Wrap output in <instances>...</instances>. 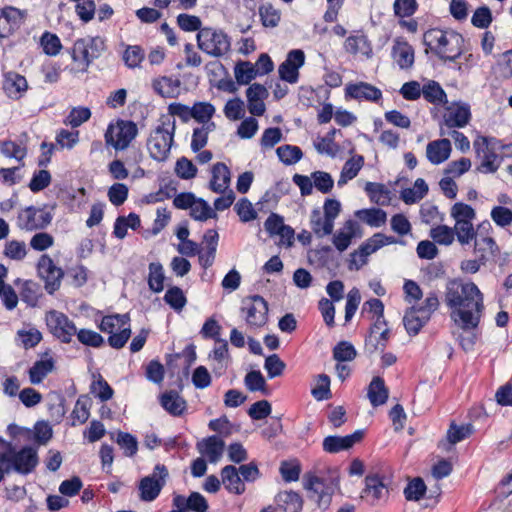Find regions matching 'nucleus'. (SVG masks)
Returning a JSON list of instances; mask_svg holds the SVG:
<instances>
[{
	"label": "nucleus",
	"mask_w": 512,
	"mask_h": 512,
	"mask_svg": "<svg viewBox=\"0 0 512 512\" xmlns=\"http://www.w3.org/2000/svg\"><path fill=\"white\" fill-rule=\"evenodd\" d=\"M389 391L385 385V381L380 376L373 377L368 386V398L373 407H378L387 402Z\"/></svg>",
	"instance_id": "nucleus-30"
},
{
	"label": "nucleus",
	"mask_w": 512,
	"mask_h": 512,
	"mask_svg": "<svg viewBox=\"0 0 512 512\" xmlns=\"http://www.w3.org/2000/svg\"><path fill=\"white\" fill-rule=\"evenodd\" d=\"M22 21V14L19 9L14 7H5L0 10V38L8 37L17 28Z\"/></svg>",
	"instance_id": "nucleus-21"
},
{
	"label": "nucleus",
	"mask_w": 512,
	"mask_h": 512,
	"mask_svg": "<svg viewBox=\"0 0 512 512\" xmlns=\"http://www.w3.org/2000/svg\"><path fill=\"white\" fill-rule=\"evenodd\" d=\"M137 133V125L134 122L118 120L116 124L109 125L105 133V141L116 150H124L137 136Z\"/></svg>",
	"instance_id": "nucleus-8"
},
{
	"label": "nucleus",
	"mask_w": 512,
	"mask_h": 512,
	"mask_svg": "<svg viewBox=\"0 0 512 512\" xmlns=\"http://www.w3.org/2000/svg\"><path fill=\"white\" fill-rule=\"evenodd\" d=\"M451 151L450 140L442 138L427 144L426 156L432 164L438 165L445 162L450 157Z\"/></svg>",
	"instance_id": "nucleus-22"
},
{
	"label": "nucleus",
	"mask_w": 512,
	"mask_h": 512,
	"mask_svg": "<svg viewBox=\"0 0 512 512\" xmlns=\"http://www.w3.org/2000/svg\"><path fill=\"white\" fill-rule=\"evenodd\" d=\"M89 416V400L85 397L78 398L71 413L72 425L76 426L84 424L88 420Z\"/></svg>",
	"instance_id": "nucleus-56"
},
{
	"label": "nucleus",
	"mask_w": 512,
	"mask_h": 512,
	"mask_svg": "<svg viewBox=\"0 0 512 512\" xmlns=\"http://www.w3.org/2000/svg\"><path fill=\"white\" fill-rule=\"evenodd\" d=\"M315 256L318 264L330 271H335L339 267L338 256L330 246H322L315 250Z\"/></svg>",
	"instance_id": "nucleus-42"
},
{
	"label": "nucleus",
	"mask_w": 512,
	"mask_h": 512,
	"mask_svg": "<svg viewBox=\"0 0 512 512\" xmlns=\"http://www.w3.org/2000/svg\"><path fill=\"white\" fill-rule=\"evenodd\" d=\"M463 38L457 33H447L440 29H429L423 35V44L430 48L443 61H455L462 55L459 43Z\"/></svg>",
	"instance_id": "nucleus-2"
},
{
	"label": "nucleus",
	"mask_w": 512,
	"mask_h": 512,
	"mask_svg": "<svg viewBox=\"0 0 512 512\" xmlns=\"http://www.w3.org/2000/svg\"><path fill=\"white\" fill-rule=\"evenodd\" d=\"M250 61L239 60L234 67V75L238 85H248L258 75Z\"/></svg>",
	"instance_id": "nucleus-39"
},
{
	"label": "nucleus",
	"mask_w": 512,
	"mask_h": 512,
	"mask_svg": "<svg viewBox=\"0 0 512 512\" xmlns=\"http://www.w3.org/2000/svg\"><path fill=\"white\" fill-rule=\"evenodd\" d=\"M430 318L418 312L416 306L408 307L403 317V325L409 336H416L429 322Z\"/></svg>",
	"instance_id": "nucleus-28"
},
{
	"label": "nucleus",
	"mask_w": 512,
	"mask_h": 512,
	"mask_svg": "<svg viewBox=\"0 0 512 512\" xmlns=\"http://www.w3.org/2000/svg\"><path fill=\"white\" fill-rule=\"evenodd\" d=\"M357 351L348 341H340L333 348V358L337 362H349L356 358Z\"/></svg>",
	"instance_id": "nucleus-51"
},
{
	"label": "nucleus",
	"mask_w": 512,
	"mask_h": 512,
	"mask_svg": "<svg viewBox=\"0 0 512 512\" xmlns=\"http://www.w3.org/2000/svg\"><path fill=\"white\" fill-rule=\"evenodd\" d=\"M472 433L473 426L471 424L457 425L455 422H452L447 431V438L451 444H456L470 437Z\"/></svg>",
	"instance_id": "nucleus-55"
},
{
	"label": "nucleus",
	"mask_w": 512,
	"mask_h": 512,
	"mask_svg": "<svg viewBox=\"0 0 512 512\" xmlns=\"http://www.w3.org/2000/svg\"><path fill=\"white\" fill-rule=\"evenodd\" d=\"M451 216L456 220V223H460L461 221L472 222L476 216V212L472 206L457 202L452 206Z\"/></svg>",
	"instance_id": "nucleus-64"
},
{
	"label": "nucleus",
	"mask_w": 512,
	"mask_h": 512,
	"mask_svg": "<svg viewBox=\"0 0 512 512\" xmlns=\"http://www.w3.org/2000/svg\"><path fill=\"white\" fill-rule=\"evenodd\" d=\"M344 49L350 54L362 53L367 57L372 56V45L363 31H357V35H350L344 43Z\"/></svg>",
	"instance_id": "nucleus-29"
},
{
	"label": "nucleus",
	"mask_w": 512,
	"mask_h": 512,
	"mask_svg": "<svg viewBox=\"0 0 512 512\" xmlns=\"http://www.w3.org/2000/svg\"><path fill=\"white\" fill-rule=\"evenodd\" d=\"M259 16L261 23L264 27L274 28L281 19V13L278 9L274 8L271 3L262 4L259 6Z\"/></svg>",
	"instance_id": "nucleus-47"
},
{
	"label": "nucleus",
	"mask_w": 512,
	"mask_h": 512,
	"mask_svg": "<svg viewBox=\"0 0 512 512\" xmlns=\"http://www.w3.org/2000/svg\"><path fill=\"white\" fill-rule=\"evenodd\" d=\"M217 218V213L206 200L194 196V220L206 221Z\"/></svg>",
	"instance_id": "nucleus-53"
},
{
	"label": "nucleus",
	"mask_w": 512,
	"mask_h": 512,
	"mask_svg": "<svg viewBox=\"0 0 512 512\" xmlns=\"http://www.w3.org/2000/svg\"><path fill=\"white\" fill-rule=\"evenodd\" d=\"M45 319L49 331L63 343H69L77 332L73 321L62 312L51 310Z\"/></svg>",
	"instance_id": "nucleus-12"
},
{
	"label": "nucleus",
	"mask_w": 512,
	"mask_h": 512,
	"mask_svg": "<svg viewBox=\"0 0 512 512\" xmlns=\"http://www.w3.org/2000/svg\"><path fill=\"white\" fill-rule=\"evenodd\" d=\"M388 496L387 477L380 473H368L364 479V488L361 491V498L374 506L380 500L388 498Z\"/></svg>",
	"instance_id": "nucleus-11"
},
{
	"label": "nucleus",
	"mask_w": 512,
	"mask_h": 512,
	"mask_svg": "<svg viewBox=\"0 0 512 512\" xmlns=\"http://www.w3.org/2000/svg\"><path fill=\"white\" fill-rule=\"evenodd\" d=\"M345 98L377 103L382 99V91L367 82L348 83L345 87Z\"/></svg>",
	"instance_id": "nucleus-16"
},
{
	"label": "nucleus",
	"mask_w": 512,
	"mask_h": 512,
	"mask_svg": "<svg viewBox=\"0 0 512 512\" xmlns=\"http://www.w3.org/2000/svg\"><path fill=\"white\" fill-rule=\"evenodd\" d=\"M164 301L175 311L182 310L187 302L183 291L179 287L168 289L165 293Z\"/></svg>",
	"instance_id": "nucleus-63"
},
{
	"label": "nucleus",
	"mask_w": 512,
	"mask_h": 512,
	"mask_svg": "<svg viewBox=\"0 0 512 512\" xmlns=\"http://www.w3.org/2000/svg\"><path fill=\"white\" fill-rule=\"evenodd\" d=\"M164 272L160 263H151L149 265L148 284L154 292H161L164 288Z\"/></svg>",
	"instance_id": "nucleus-57"
},
{
	"label": "nucleus",
	"mask_w": 512,
	"mask_h": 512,
	"mask_svg": "<svg viewBox=\"0 0 512 512\" xmlns=\"http://www.w3.org/2000/svg\"><path fill=\"white\" fill-rule=\"evenodd\" d=\"M38 274L45 282V289L53 294L59 289L64 272L57 267L48 255H42L38 261Z\"/></svg>",
	"instance_id": "nucleus-13"
},
{
	"label": "nucleus",
	"mask_w": 512,
	"mask_h": 512,
	"mask_svg": "<svg viewBox=\"0 0 512 512\" xmlns=\"http://www.w3.org/2000/svg\"><path fill=\"white\" fill-rule=\"evenodd\" d=\"M355 215L371 227H380L387 219V213L383 209L374 207L358 210Z\"/></svg>",
	"instance_id": "nucleus-40"
},
{
	"label": "nucleus",
	"mask_w": 512,
	"mask_h": 512,
	"mask_svg": "<svg viewBox=\"0 0 512 512\" xmlns=\"http://www.w3.org/2000/svg\"><path fill=\"white\" fill-rule=\"evenodd\" d=\"M153 88L162 97H176L180 93V81L164 76L154 80Z\"/></svg>",
	"instance_id": "nucleus-38"
},
{
	"label": "nucleus",
	"mask_w": 512,
	"mask_h": 512,
	"mask_svg": "<svg viewBox=\"0 0 512 512\" xmlns=\"http://www.w3.org/2000/svg\"><path fill=\"white\" fill-rule=\"evenodd\" d=\"M454 232L457 240L462 244H468L473 238L476 237L477 232L474 229L472 222L461 221L454 226Z\"/></svg>",
	"instance_id": "nucleus-62"
},
{
	"label": "nucleus",
	"mask_w": 512,
	"mask_h": 512,
	"mask_svg": "<svg viewBox=\"0 0 512 512\" xmlns=\"http://www.w3.org/2000/svg\"><path fill=\"white\" fill-rule=\"evenodd\" d=\"M305 489L317 494V502L320 508L326 509L331 502V493L325 490L324 480L314 474L305 475Z\"/></svg>",
	"instance_id": "nucleus-27"
},
{
	"label": "nucleus",
	"mask_w": 512,
	"mask_h": 512,
	"mask_svg": "<svg viewBox=\"0 0 512 512\" xmlns=\"http://www.w3.org/2000/svg\"><path fill=\"white\" fill-rule=\"evenodd\" d=\"M313 179V186L323 194L331 192L334 186V180L328 172L314 171L311 173Z\"/></svg>",
	"instance_id": "nucleus-59"
},
{
	"label": "nucleus",
	"mask_w": 512,
	"mask_h": 512,
	"mask_svg": "<svg viewBox=\"0 0 512 512\" xmlns=\"http://www.w3.org/2000/svg\"><path fill=\"white\" fill-rule=\"evenodd\" d=\"M219 242V234L215 229H208L202 236L201 242L194 241V256L198 257V262L203 268L200 274L201 281L211 283L214 278V271L208 270L215 261L216 251Z\"/></svg>",
	"instance_id": "nucleus-4"
},
{
	"label": "nucleus",
	"mask_w": 512,
	"mask_h": 512,
	"mask_svg": "<svg viewBox=\"0 0 512 512\" xmlns=\"http://www.w3.org/2000/svg\"><path fill=\"white\" fill-rule=\"evenodd\" d=\"M471 119L470 106L468 104L458 105L454 111L444 115V124L448 128H463Z\"/></svg>",
	"instance_id": "nucleus-32"
},
{
	"label": "nucleus",
	"mask_w": 512,
	"mask_h": 512,
	"mask_svg": "<svg viewBox=\"0 0 512 512\" xmlns=\"http://www.w3.org/2000/svg\"><path fill=\"white\" fill-rule=\"evenodd\" d=\"M391 57L400 69H409L414 64V48L406 40L398 37L394 40Z\"/></svg>",
	"instance_id": "nucleus-20"
},
{
	"label": "nucleus",
	"mask_w": 512,
	"mask_h": 512,
	"mask_svg": "<svg viewBox=\"0 0 512 512\" xmlns=\"http://www.w3.org/2000/svg\"><path fill=\"white\" fill-rule=\"evenodd\" d=\"M290 187L291 186L288 181H277L273 187L264 193L257 205L268 204L271 205L270 208H275L278 205L279 200L289 193Z\"/></svg>",
	"instance_id": "nucleus-33"
},
{
	"label": "nucleus",
	"mask_w": 512,
	"mask_h": 512,
	"mask_svg": "<svg viewBox=\"0 0 512 512\" xmlns=\"http://www.w3.org/2000/svg\"><path fill=\"white\" fill-rule=\"evenodd\" d=\"M310 227L312 232L318 237L323 238L324 236L330 235L333 232L334 227H326V219L322 217L319 208H314L310 214Z\"/></svg>",
	"instance_id": "nucleus-45"
},
{
	"label": "nucleus",
	"mask_w": 512,
	"mask_h": 512,
	"mask_svg": "<svg viewBox=\"0 0 512 512\" xmlns=\"http://www.w3.org/2000/svg\"><path fill=\"white\" fill-rule=\"evenodd\" d=\"M198 47L209 55L221 56L230 49V40L222 31L203 28L197 35Z\"/></svg>",
	"instance_id": "nucleus-9"
},
{
	"label": "nucleus",
	"mask_w": 512,
	"mask_h": 512,
	"mask_svg": "<svg viewBox=\"0 0 512 512\" xmlns=\"http://www.w3.org/2000/svg\"><path fill=\"white\" fill-rule=\"evenodd\" d=\"M383 247V243H379L374 239V235L362 243L358 250L350 254L348 263L349 270H359L364 264L367 263V257Z\"/></svg>",
	"instance_id": "nucleus-19"
},
{
	"label": "nucleus",
	"mask_w": 512,
	"mask_h": 512,
	"mask_svg": "<svg viewBox=\"0 0 512 512\" xmlns=\"http://www.w3.org/2000/svg\"><path fill=\"white\" fill-rule=\"evenodd\" d=\"M372 203L387 206L391 200V191L382 183L366 182L364 187Z\"/></svg>",
	"instance_id": "nucleus-35"
},
{
	"label": "nucleus",
	"mask_w": 512,
	"mask_h": 512,
	"mask_svg": "<svg viewBox=\"0 0 512 512\" xmlns=\"http://www.w3.org/2000/svg\"><path fill=\"white\" fill-rule=\"evenodd\" d=\"M244 383L251 392L260 391L264 395H269L266 380L260 370L248 372L244 378Z\"/></svg>",
	"instance_id": "nucleus-46"
},
{
	"label": "nucleus",
	"mask_w": 512,
	"mask_h": 512,
	"mask_svg": "<svg viewBox=\"0 0 512 512\" xmlns=\"http://www.w3.org/2000/svg\"><path fill=\"white\" fill-rule=\"evenodd\" d=\"M224 114L232 121L242 119L245 115L244 101L239 97L228 100L224 107Z\"/></svg>",
	"instance_id": "nucleus-61"
},
{
	"label": "nucleus",
	"mask_w": 512,
	"mask_h": 512,
	"mask_svg": "<svg viewBox=\"0 0 512 512\" xmlns=\"http://www.w3.org/2000/svg\"><path fill=\"white\" fill-rule=\"evenodd\" d=\"M430 237L440 245H451L455 238L454 229L447 225H438L430 230Z\"/></svg>",
	"instance_id": "nucleus-52"
},
{
	"label": "nucleus",
	"mask_w": 512,
	"mask_h": 512,
	"mask_svg": "<svg viewBox=\"0 0 512 512\" xmlns=\"http://www.w3.org/2000/svg\"><path fill=\"white\" fill-rule=\"evenodd\" d=\"M364 437V430H356L354 433L346 436L329 435L324 438L322 446L327 453L335 454L340 451L351 449L357 442Z\"/></svg>",
	"instance_id": "nucleus-15"
},
{
	"label": "nucleus",
	"mask_w": 512,
	"mask_h": 512,
	"mask_svg": "<svg viewBox=\"0 0 512 512\" xmlns=\"http://www.w3.org/2000/svg\"><path fill=\"white\" fill-rule=\"evenodd\" d=\"M162 407L173 415H179L184 409V401L177 393L169 391L161 396Z\"/></svg>",
	"instance_id": "nucleus-50"
},
{
	"label": "nucleus",
	"mask_w": 512,
	"mask_h": 512,
	"mask_svg": "<svg viewBox=\"0 0 512 512\" xmlns=\"http://www.w3.org/2000/svg\"><path fill=\"white\" fill-rule=\"evenodd\" d=\"M4 90L13 99H19L27 90L28 84L24 76L9 72L5 75Z\"/></svg>",
	"instance_id": "nucleus-31"
},
{
	"label": "nucleus",
	"mask_w": 512,
	"mask_h": 512,
	"mask_svg": "<svg viewBox=\"0 0 512 512\" xmlns=\"http://www.w3.org/2000/svg\"><path fill=\"white\" fill-rule=\"evenodd\" d=\"M211 173L210 189L215 193H225L231 181V173L228 166L223 162H217L212 166Z\"/></svg>",
	"instance_id": "nucleus-23"
},
{
	"label": "nucleus",
	"mask_w": 512,
	"mask_h": 512,
	"mask_svg": "<svg viewBox=\"0 0 512 512\" xmlns=\"http://www.w3.org/2000/svg\"><path fill=\"white\" fill-rule=\"evenodd\" d=\"M427 490V486L421 477H416L408 482L404 489L405 499L408 501L421 500Z\"/></svg>",
	"instance_id": "nucleus-48"
},
{
	"label": "nucleus",
	"mask_w": 512,
	"mask_h": 512,
	"mask_svg": "<svg viewBox=\"0 0 512 512\" xmlns=\"http://www.w3.org/2000/svg\"><path fill=\"white\" fill-rule=\"evenodd\" d=\"M55 366L52 357L36 361L29 369V380L31 384H39L43 379L53 371Z\"/></svg>",
	"instance_id": "nucleus-36"
},
{
	"label": "nucleus",
	"mask_w": 512,
	"mask_h": 512,
	"mask_svg": "<svg viewBox=\"0 0 512 512\" xmlns=\"http://www.w3.org/2000/svg\"><path fill=\"white\" fill-rule=\"evenodd\" d=\"M417 0H395L393 3L394 15L399 18H410L418 10Z\"/></svg>",
	"instance_id": "nucleus-54"
},
{
	"label": "nucleus",
	"mask_w": 512,
	"mask_h": 512,
	"mask_svg": "<svg viewBox=\"0 0 512 512\" xmlns=\"http://www.w3.org/2000/svg\"><path fill=\"white\" fill-rule=\"evenodd\" d=\"M0 153L7 158H14L17 161H22L26 154V148L15 143L11 140L0 141Z\"/></svg>",
	"instance_id": "nucleus-58"
},
{
	"label": "nucleus",
	"mask_w": 512,
	"mask_h": 512,
	"mask_svg": "<svg viewBox=\"0 0 512 512\" xmlns=\"http://www.w3.org/2000/svg\"><path fill=\"white\" fill-rule=\"evenodd\" d=\"M130 317L128 314L108 315L102 318L99 328L102 332L113 334L116 330L129 325Z\"/></svg>",
	"instance_id": "nucleus-41"
},
{
	"label": "nucleus",
	"mask_w": 512,
	"mask_h": 512,
	"mask_svg": "<svg viewBox=\"0 0 512 512\" xmlns=\"http://www.w3.org/2000/svg\"><path fill=\"white\" fill-rule=\"evenodd\" d=\"M0 462L6 465V473L15 472L25 476L37 467L38 451L32 446H24L17 450L9 445L8 450L0 454Z\"/></svg>",
	"instance_id": "nucleus-3"
},
{
	"label": "nucleus",
	"mask_w": 512,
	"mask_h": 512,
	"mask_svg": "<svg viewBox=\"0 0 512 512\" xmlns=\"http://www.w3.org/2000/svg\"><path fill=\"white\" fill-rule=\"evenodd\" d=\"M221 479L225 489L232 494L242 495L245 490V484L239 476L238 469L234 465H226L221 469Z\"/></svg>",
	"instance_id": "nucleus-25"
},
{
	"label": "nucleus",
	"mask_w": 512,
	"mask_h": 512,
	"mask_svg": "<svg viewBox=\"0 0 512 512\" xmlns=\"http://www.w3.org/2000/svg\"><path fill=\"white\" fill-rule=\"evenodd\" d=\"M446 305L452 310L451 318L464 331L478 327L484 309L483 294L473 282L450 279L446 284Z\"/></svg>",
	"instance_id": "nucleus-1"
},
{
	"label": "nucleus",
	"mask_w": 512,
	"mask_h": 512,
	"mask_svg": "<svg viewBox=\"0 0 512 512\" xmlns=\"http://www.w3.org/2000/svg\"><path fill=\"white\" fill-rule=\"evenodd\" d=\"M215 343L218 345H215L209 352L208 359L217 362V365L213 366L212 371L216 377H221L228 366L224 361L230 359L228 342L221 338L219 341H215Z\"/></svg>",
	"instance_id": "nucleus-26"
},
{
	"label": "nucleus",
	"mask_w": 512,
	"mask_h": 512,
	"mask_svg": "<svg viewBox=\"0 0 512 512\" xmlns=\"http://www.w3.org/2000/svg\"><path fill=\"white\" fill-rule=\"evenodd\" d=\"M424 99L431 104L447 103V95L441 85L434 80L428 81L422 87Z\"/></svg>",
	"instance_id": "nucleus-37"
},
{
	"label": "nucleus",
	"mask_w": 512,
	"mask_h": 512,
	"mask_svg": "<svg viewBox=\"0 0 512 512\" xmlns=\"http://www.w3.org/2000/svg\"><path fill=\"white\" fill-rule=\"evenodd\" d=\"M174 125L163 123L157 126L150 134L147 141V148L150 156L157 161L167 159L173 143Z\"/></svg>",
	"instance_id": "nucleus-5"
},
{
	"label": "nucleus",
	"mask_w": 512,
	"mask_h": 512,
	"mask_svg": "<svg viewBox=\"0 0 512 512\" xmlns=\"http://www.w3.org/2000/svg\"><path fill=\"white\" fill-rule=\"evenodd\" d=\"M305 63V53L301 49L288 52L286 59L279 65L278 73L281 80L294 84L299 79V69Z\"/></svg>",
	"instance_id": "nucleus-14"
},
{
	"label": "nucleus",
	"mask_w": 512,
	"mask_h": 512,
	"mask_svg": "<svg viewBox=\"0 0 512 512\" xmlns=\"http://www.w3.org/2000/svg\"><path fill=\"white\" fill-rule=\"evenodd\" d=\"M268 302L261 295H250L243 299L241 313L251 328L263 327L268 321Z\"/></svg>",
	"instance_id": "nucleus-7"
},
{
	"label": "nucleus",
	"mask_w": 512,
	"mask_h": 512,
	"mask_svg": "<svg viewBox=\"0 0 512 512\" xmlns=\"http://www.w3.org/2000/svg\"><path fill=\"white\" fill-rule=\"evenodd\" d=\"M275 502L284 512H301L303 507L302 497L295 491L279 492L275 497Z\"/></svg>",
	"instance_id": "nucleus-34"
},
{
	"label": "nucleus",
	"mask_w": 512,
	"mask_h": 512,
	"mask_svg": "<svg viewBox=\"0 0 512 512\" xmlns=\"http://www.w3.org/2000/svg\"><path fill=\"white\" fill-rule=\"evenodd\" d=\"M269 96L266 87L260 83L251 84L246 90L247 108L253 116H262L266 111L264 100Z\"/></svg>",
	"instance_id": "nucleus-18"
},
{
	"label": "nucleus",
	"mask_w": 512,
	"mask_h": 512,
	"mask_svg": "<svg viewBox=\"0 0 512 512\" xmlns=\"http://www.w3.org/2000/svg\"><path fill=\"white\" fill-rule=\"evenodd\" d=\"M39 210L33 206L27 207L18 215V226L21 229L32 231L41 228L40 220L38 219Z\"/></svg>",
	"instance_id": "nucleus-44"
},
{
	"label": "nucleus",
	"mask_w": 512,
	"mask_h": 512,
	"mask_svg": "<svg viewBox=\"0 0 512 512\" xmlns=\"http://www.w3.org/2000/svg\"><path fill=\"white\" fill-rule=\"evenodd\" d=\"M279 160L285 165H293L303 157L300 147L290 144L279 146L276 150Z\"/></svg>",
	"instance_id": "nucleus-43"
},
{
	"label": "nucleus",
	"mask_w": 512,
	"mask_h": 512,
	"mask_svg": "<svg viewBox=\"0 0 512 512\" xmlns=\"http://www.w3.org/2000/svg\"><path fill=\"white\" fill-rule=\"evenodd\" d=\"M493 21V16L490 8L488 6L478 7L471 18V23L473 26L479 29H486L490 26Z\"/></svg>",
	"instance_id": "nucleus-60"
},
{
	"label": "nucleus",
	"mask_w": 512,
	"mask_h": 512,
	"mask_svg": "<svg viewBox=\"0 0 512 512\" xmlns=\"http://www.w3.org/2000/svg\"><path fill=\"white\" fill-rule=\"evenodd\" d=\"M105 49L104 40L101 37H86L75 41L72 48V58L79 63L82 70L98 58Z\"/></svg>",
	"instance_id": "nucleus-6"
},
{
	"label": "nucleus",
	"mask_w": 512,
	"mask_h": 512,
	"mask_svg": "<svg viewBox=\"0 0 512 512\" xmlns=\"http://www.w3.org/2000/svg\"><path fill=\"white\" fill-rule=\"evenodd\" d=\"M168 470L164 465L157 464L151 475L141 479L139 483L140 499L150 502L155 500L166 483Z\"/></svg>",
	"instance_id": "nucleus-10"
},
{
	"label": "nucleus",
	"mask_w": 512,
	"mask_h": 512,
	"mask_svg": "<svg viewBox=\"0 0 512 512\" xmlns=\"http://www.w3.org/2000/svg\"><path fill=\"white\" fill-rule=\"evenodd\" d=\"M224 441L217 435H211L197 443V449L205 455L209 462L216 463L223 454Z\"/></svg>",
	"instance_id": "nucleus-24"
},
{
	"label": "nucleus",
	"mask_w": 512,
	"mask_h": 512,
	"mask_svg": "<svg viewBox=\"0 0 512 512\" xmlns=\"http://www.w3.org/2000/svg\"><path fill=\"white\" fill-rule=\"evenodd\" d=\"M279 471L285 482H295L300 477L301 464L298 459L284 460L280 464Z\"/></svg>",
	"instance_id": "nucleus-49"
},
{
	"label": "nucleus",
	"mask_w": 512,
	"mask_h": 512,
	"mask_svg": "<svg viewBox=\"0 0 512 512\" xmlns=\"http://www.w3.org/2000/svg\"><path fill=\"white\" fill-rule=\"evenodd\" d=\"M192 363V344H188L181 353L170 355L166 365L168 369L176 374L182 381L183 378L189 379V368Z\"/></svg>",
	"instance_id": "nucleus-17"
}]
</instances>
